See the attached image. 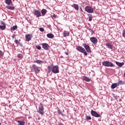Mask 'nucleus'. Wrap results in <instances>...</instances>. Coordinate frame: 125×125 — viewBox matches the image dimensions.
Returning a JSON list of instances; mask_svg holds the SVG:
<instances>
[{"instance_id":"nucleus-1","label":"nucleus","mask_w":125,"mask_h":125,"mask_svg":"<svg viewBox=\"0 0 125 125\" xmlns=\"http://www.w3.org/2000/svg\"><path fill=\"white\" fill-rule=\"evenodd\" d=\"M48 73H51V71L54 74H58L59 73V66L58 65H54L53 66H48Z\"/></svg>"},{"instance_id":"nucleus-2","label":"nucleus","mask_w":125,"mask_h":125,"mask_svg":"<svg viewBox=\"0 0 125 125\" xmlns=\"http://www.w3.org/2000/svg\"><path fill=\"white\" fill-rule=\"evenodd\" d=\"M102 65H103V66H105V67H115V64L111 62L107 61L103 62Z\"/></svg>"},{"instance_id":"nucleus-3","label":"nucleus","mask_w":125,"mask_h":125,"mask_svg":"<svg viewBox=\"0 0 125 125\" xmlns=\"http://www.w3.org/2000/svg\"><path fill=\"white\" fill-rule=\"evenodd\" d=\"M76 50L79 51V52H81V53H83L84 55H87V53H86L85 49L81 46H78Z\"/></svg>"},{"instance_id":"nucleus-4","label":"nucleus","mask_w":125,"mask_h":125,"mask_svg":"<svg viewBox=\"0 0 125 125\" xmlns=\"http://www.w3.org/2000/svg\"><path fill=\"white\" fill-rule=\"evenodd\" d=\"M85 12L88 13H93V11H94L93 8L89 6H87L85 7Z\"/></svg>"},{"instance_id":"nucleus-5","label":"nucleus","mask_w":125,"mask_h":125,"mask_svg":"<svg viewBox=\"0 0 125 125\" xmlns=\"http://www.w3.org/2000/svg\"><path fill=\"white\" fill-rule=\"evenodd\" d=\"M32 70H34L36 74H38V73H40V71H41V69H40V68L38 66H37L36 64H33L32 67Z\"/></svg>"},{"instance_id":"nucleus-6","label":"nucleus","mask_w":125,"mask_h":125,"mask_svg":"<svg viewBox=\"0 0 125 125\" xmlns=\"http://www.w3.org/2000/svg\"><path fill=\"white\" fill-rule=\"evenodd\" d=\"M44 110V107H43V105L41 104L39 107L38 113L40 114V115H43V111Z\"/></svg>"},{"instance_id":"nucleus-7","label":"nucleus","mask_w":125,"mask_h":125,"mask_svg":"<svg viewBox=\"0 0 125 125\" xmlns=\"http://www.w3.org/2000/svg\"><path fill=\"white\" fill-rule=\"evenodd\" d=\"M90 41L95 45V44H97V42H98V40H97V38H96V37H94L90 38Z\"/></svg>"},{"instance_id":"nucleus-8","label":"nucleus","mask_w":125,"mask_h":125,"mask_svg":"<svg viewBox=\"0 0 125 125\" xmlns=\"http://www.w3.org/2000/svg\"><path fill=\"white\" fill-rule=\"evenodd\" d=\"M83 47H84L85 50L88 52V53H91V50H90V47L89 45L86 44V43H83Z\"/></svg>"},{"instance_id":"nucleus-9","label":"nucleus","mask_w":125,"mask_h":125,"mask_svg":"<svg viewBox=\"0 0 125 125\" xmlns=\"http://www.w3.org/2000/svg\"><path fill=\"white\" fill-rule=\"evenodd\" d=\"M33 11L34 12V15L36 16V17L39 18V17H41V16H42V13L40 10H37V9H34L33 10Z\"/></svg>"},{"instance_id":"nucleus-10","label":"nucleus","mask_w":125,"mask_h":125,"mask_svg":"<svg viewBox=\"0 0 125 125\" xmlns=\"http://www.w3.org/2000/svg\"><path fill=\"white\" fill-rule=\"evenodd\" d=\"M42 47L45 50H49L50 46H49V45H48V44H47L46 43H43L42 44Z\"/></svg>"},{"instance_id":"nucleus-11","label":"nucleus","mask_w":125,"mask_h":125,"mask_svg":"<svg viewBox=\"0 0 125 125\" xmlns=\"http://www.w3.org/2000/svg\"><path fill=\"white\" fill-rule=\"evenodd\" d=\"M91 114L93 117H95V118H99L100 117V114H98V113L93 110H91Z\"/></svg>"},{"instance_id":"nucleus-12","label":"nucleus","mask_w":125,"mask_h":125,"mask_svg":"<svg viewBox=\"0 0 125 125\" xmlns=\"http://www.w3.org/2000/svg\"><path fill=\"white\" fill-rule=\"evenodd\" d=\"M32 38H33V35H32V34H26L25 35V41H26V42H30L32 39Z\"/></svg>"},{"instance_id":"nucleus-13","label":"nucleus","mask_w":125,"mask_h":125,"mask_svg":"<svg viewBox=\"0 0 125 125\" xmlns=\"http://www.w3.org/2000/svg\"><path fill=\"white\" fill-rule=\"evenodd\" d=\"M47 13V10H46V9H42L41 10V15H42V16H44V15H45Z\"/></svg>"},{"instance_id":"nucleus-14","label":"nucleus","mask_w":125,"mask_h":125,"mask_svg":"<svg viewBox=\"0 0 125 125\" xmlns=\"http://www.w3.org/2000/svg\"><path fill=\"white\" fill-rule=\"evenodd\" d=\"M118 86H119V85L117 83H114L112 84V85L111 86V88L112 89H114V88H116V87H118Z\"/></svg>"},{"instance_id":"nucleus-15","label":"nucleus","mask_w":125,"mask_h":125,"mask_svg":"<svg viewBox=\"0 0 125 125\" xmlns=\"http://www.w3.org/2000/svg\"><path fill=\"white\" fill-rule=\"evenodd\" d=\"M116 65L118 66L119 67H122V66H124L125 65V62H115Z\"/></svg>"},{"instance_id":"nucleus-16","label":"nucleus","mask_w":125,"mask_h":125,"mask_svg":"<svg viewBox=\"0 0 125 125\" xmlns=\"http://www.w3.org/2000/svg\"><path fill=\"white\" fill-rule=\"evenodd\" d=\"M63 37H69L70 36V33L68 31H64L63 32Z\"/></svg>"},{"instance_id":"nucleus-17","label":"nucleus","mask_w":125,"mask_h":125,"mask_svg":"<svg viewBox=\"0 0 125 125\" xmlns=\"http://www.w3.org/2000/svg\"><path fill=\"white\" fill-rule=\"evenodd\" d=\"M83 81H85V82H87L88 83H89L91 80L90 79L86 76H83Z\"/></svg>"},{"instance_id":"nucleus-18","label":"nucleus","mask_w":125,"mask_h":125,"mask_svg":"<svg viewBox=\"0 0 125 125\" xmlns=\"http://www.w3.org/2000/svg\"><path fill=\"white\" fill-rule=\"evenodd\" d=\"M106 46H107L108 48H110V49H113V45L111 44L109 42H107L105 44Z\"/></svg>"},{"instance_id":"nucleus-19","label":"nucleus","mask_w":125,"mask_h":125,"mask_svg":"<svg viewBox=\"0 0 125 125\" xmlns=\"http://www.w3.org/2000/svg\"><path fill=\"white\" fill-rule=\"evenodd\" d=\"M72 7H73L76 10H79V5L77 4H74L72 5Z\"/></svg>"},{"instance_id":"nucleus-20","label":"nucleus","mask_w":125,"mask_h":125,"mask_svg":"<svg viewBox=\"0 0 125 125\" xmlns=\"http://www.w3.org/2000/svg\"><path fill=\"white\" fill-rule=\"evenodd\" d=\"M6 8H7V9H8L9 10H14V9H15V7L11 6H7Z\"/></svg>"},{"instance_id":"nucleus-21","label":"nucleus","mask_w":125,"mask_h":125,"mask_svg":"<svg viewBox=\"0 0 125 125\" xmlns=\"http://www.w3.org/2000/svg\"><path fill=\"white\" fill-rule=\"evenodd\" d=\"M47 38H49V39H53L54 38V35L51 33H49L47 34Z\"/></svg>"},{"instance_id":"nucleus-22","label":"nucleus","mask_w":125,"mask_h":125,"mask_svg":"<svg viewBox=\"0 0 125 125\" xmlns=\"http://www.w3.org/2000/svg\"><path fill=\"white\" fill-rule=\"evenodd\" d=\"M18 123L19 125H25V121H24L19 120L18 121Z\"/></svg>"},{"instance_id":"nucleus-23","label":"nucleus","mask_w":125,"mask_h":125,"mask_svg":"<svg viewBox=\"0 0 125 125\" xmlns=\"http://www.w3.org/2000/svg\"><path fill=\"white\" fill-rule=\"evenodd\" d=\"M5 2L8 5H10V4H11V2H12V0H5Z\"/></svg>"},{"instance_id":"nucleus-24","label":"nucleus","mask_w":125,"mask_h":125,"mask_svg":"<svg viewBox=\"0 0 125 125\" xmlns=\"http://www.w3.org/2000/svg\"><path fill=\"white\" fill-rule=\"evenodd\" d=\"M87 15H88V18H89L88 21L91 22V21H92V15L90 14H88Z\"/></svg>"},{"instance_id":"nucleus-25","label":"nucleus","mask_w":125,"mask_h":125,"mask_svg":"<svg viewBox=\"0 0 125 125\" xmlns=\"http://www.w3.org/2000/svg\"><path fill=\"white\" fill-rule=\"evenodd\" d=\"M17 29V25H14L13 27H11L10 30L11 31H15Z\"/></svg>"},{"instance_id":"nucleus-26","label":"nucleus","mask_w":125,"mask_h":125,"mask_svg":"<svg viewBox=\"0 0 125 125\" xmlns=\"http://www.w3.org/2000/svg\"><path fill=\"white\" fill-rule=\"evenodd\" d=\"M17 57H18V58H20V59H22V58H23V55H22V54H18L17 55Z\"/></svg>"},{"instance_id":"nucleus-27","label":"nucleus","mask_w":125,"mask_h":125,"mask_svg":"<svg viewBox=\"0 0 125 125\" xmlns=\"http://www.w3.org/2000/svg\"><path fill=\"white\" fill-rule=\"evenodd\" d=\"M34 62L35 63H37V64H42V63H43V62H42V61H41V60H37Z\"/></svg>"},{"instance_id":"nucleus-28","label":"nucleus","mask_w":125,"mask_h":125,"mask_svg":"<svg viewBox=\"0 0 125 125\" xmlns=\"http://www.w3.org/2000/svg\"><path fill=\"white\" fill-rule=\"evenodd\" d=\"M124 81L122 80H120L118 83L117 84H118V86L120 85V84H124Z\"/></svg>"},{"instance_id":"nucleus-29","label":"nucleus","mask_w":125,"mask_h":125,"mask_svg":"<svg viewBox=\"0 0 125 125\" xmlns=\"http://www.w3.org/2000/svg\"><path fill=\"white\" fill-rule=\"evenodd\" d=\"M85 119H86V121H89V120H91V117H90V116L86 115Z\"/></svg>"},{"instance_id":"nucleus-30","label":"nucleus","mask_w":125,"mask_h":125,"mask_svg":"<svg viewBox=\"0 0 125 125\" xmlns=\"http://www.w3.org/2000/svg\"><path fill=\"white\" fill-rule=\"evenodd\" d=\"M6 28V25H0V29L1 30H4Z\"/></svg>"},{"instance_id":"nucleus-31","label":"nucleus","mask_w":125,"mask_h":125,"mask_svg":"<svg viewBox=\"0 0 125 125\" xmlns=\"http://www.w3.org/2000/svg\"><path fill=\"white\" fill-rule=\"evenodd\" d=\"M58 113L59 115H61V116H63V113L61 112V110L60 109H58Z\"/></svg>"},{"instance_id":"nucleus-32","label":"nucleus","mask_w":125,"mask_h":125,"mask_svg":"<svg viewBox=\"0 0 125 125\" xmlns=\"http://www.w3.org/2000/svg\"><path fill=\"white\" fill-rule=\"evenodd\" d=\"M0 24L1 25H2L3 26H6V24H5V22H4V21H1L0 22Z\"/></svg>"},{"instance_id":"nucleus-33","label":"nucleus","mask_w":125,"mask_h":125,"mask_svg":"<svg viewBox=\"0 0 125 125\" xmlns=\"http://www.w3.org/2000/svg\"><path fill=\"white\" fill-rule=\"evenodd\" d=\"M36 48H37V49H38L39 50H41L42 49V47H41V46L37 45Z\"/></svg>"},{"instance_id":"nucleus-34","label":"nucleus","mask_w":125,"mask_h":125,"mask_svg":"<svg viewBox=\"0 0 125 125\" xmlns=\"http://www.w3.org/2000/svg\"><path fill=\"white\" fill-rule=\"evenodd\" d=\"M122 36L123 38H125V30L123 31Z\"/></svg>"},{"instance_id":"nucleus-35","label":"nucleus","mask_w":125,"mask_h":125,"mask_svg":"<svg viewBox=\"0 0 125 125\" xmlns=\"http://www.w3.org/2000/svg\"><path fill=\"white\" fill-rule=\"evenodd\" d=\"M39 30L41 32H44V29L42 27L40 28Z\"/></svg>"},{"instance_id":"nucleus-36","label":"nucleus","mask_w":125,"mask_h":125,"mask_svg":"<svg viewBox=\"0 0 125 125\" xmlns=\"http://www.w3.org/2000/svg\"><path fill=\"white\" fill-rule=\"evenodd\" d=\"M52 17H54V18H58V16H57L55 14H54L52 15Z\"/></svg>"},{"instance_id":"nucleus-37","label":"nucleus","mask_w":125,"mask_h":125,"mask_svg":"<svg viewBox=\"0 0 125 125\" xmlns=\"http://www.w3.org/2000/svg\"><path fill=\"white\" fill-rule=\"evenodd\" d=\"M89 31H90V33H91L92 34H94V31H93V30H92L91 29L89 28Z\"/></svg>"},{"instance_id":"nucleus-38","label":"nucleus","mask_w":125,"mask_h":125,"mask_svg":"<svg viewBox=\"0 0 125 125\" xmlns=\"http://www.w3.org/2000/svg\"><path fill=\"white\" fill-rule=\"evenodd\" d=\"M15 43H16V44H18V43H20V42H19V41L17 40H16L15 41Z\"/></svg>"},{"instance_id":"nucleus-39","label":"nucleus","mask_w":125,"mask_h":125,"mask_svg":"<svg viewBox=\"0 0 125 125\" xmlns=\"http://www.w3.org/2000/svg\"><path fill=\"white\" fill-rule=\"evenodd\" d=\"M3 55V53H2V51H0V56H2Z\"/></svg>"},{"instance_id":"nucleus-40","label":"nucleus","mask_w":125,"mask_h":125,"mask_svg":"<svg viewBox=\"0 0 125 125\" xmlns=\"http://www.w3.org/2000/svg\"><path fill=\"white\" fill-rule=\"evenodd\" d=\"M113 97H114L115 99H117V96H116L115 95H113Z\"/></svg>"},{"instance_id":"nucleus-41","label":"nucleus","mask_w":125,"mask_h":125,"mask_svg":"<svg viewBox=\"0 0 125 125\" xmlns=\"http://www.w3.org/2000/svg\"><path fill=\"white\" fill-rule=\"evenodd\" d=\"M65 54H66V55H69V53H68V52H65Z\"/></svg>"},{"instance_id":"nucleus-42","label":"nucleus","mask_w":125,"mask_h":125,"mask_svg":"<svg viewBox=\"0 0 125 125\" xmlns=\"http://www.w3.org/2000/svg\"><path fill=\"white\" fill-rule=\"evenodd\" d=\"M59 125H63V124H62V123H59Z\"/></svg>"},{"instance_id":"nucleus-43","label":"nucleus","mask_w":125,"mask_h":125,"mask_svg":"<svg viewBox=\"0 0 125 125\" xmlns=\"http://www.w3.org/2000/svg\"><path fill=\"white\" fill-rule=\"evenodd\" d=\"M80 9H81V11L83 12V9L80 7Z\"/></svg>"},{"instance_id":"nucleus-44","label":"nucleus","mask_w":125,"mask_h":125,"mask_svg":"<svg viewBox=\"0 0 125 125\" xmlns=\"http://www.w3.org/2000/svg\"><path fill=\"white\" fill-rule=\"evenodd\" d=\"M1 125L0 123V125Z\"/></svg>"}]
</instances>
